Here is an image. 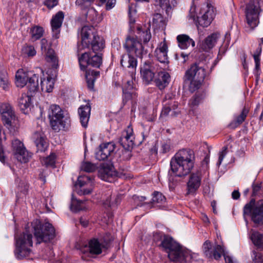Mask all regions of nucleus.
I'll return each instance as SVG.
<instances>
[{
	"mask_svg": "<svg viewBox=\"0 0 263 263\" xmlns=\"http://www.w3.org/2000/svg\"><path fill=\"white\" fill-rule=\"evenodd\" d=\"M260 56L254 55L253 58L255 62V67L256 69H258L260 66Z\"/></svg>",
	"mask_w": 263,
	"mask_h": 263,
	"instance_id": "nucleus-63",
	"label": "nucleus"
},
{
	"mask_svg": "<svg viewBox=\"0 0 263 263\" xmlns=\"http://www.w3.org/2000/svg\"><path fill=\"white\" fill-rule=\"evenodd\" d=\"M203 249L204 253L206 257L212 258V243L210 241L206 240L204 242L203 245Z\"/></svg>",
	"mask_w": 263,
	"mask_h": 263,
	"instance_id": "nucleus-51",
	"label": "nucleus"
},
{
	"mask_svg": "<svg viewBox=\"0 0 263 263\" xmlns=\"http://www.w3.org/2000/svg\"><path fill=\"white\" fill-rule=\"evenodd\" d=\"M155 54L157 60L163 64V67H159L160 69H167L169 61L167 57V46L165 41L160 43L159 47L155 50Z\"/></svg>",
	"mask_w": 263,
	"mask_h": 263,
	"instance_id": "nucleus-18",
	"label": "nucleus"
},
{
	"mask_svg": "<svg viewBox=\"0 0 263 263\" xmlns=\"http://www.w3.org/2000/svg\"><path fill=\"white\" fill-rule=\"evenodd\" d=\"M78 184L82 188L78 193L81 195H87L91 193L92 191V181L88 176L81 177L78 178Z\"/></svg>",
	"mask_w": 263,
	"mask_h": 263,
	"instance_id": "nucleus-25",
	"label": "nucleus"
},
{
	"mask_svg": "<svg viewBox=\"0 0 263 263\" xmlns=\"http://www.w3.org/2000/svg\"><path fill=\"white\" fill-rule=\"evenodd\" d=\"M167 20L160 13H156L153 18V25L157 29L164 30L167 25Z\"/></svg>",
	"mask_w": 263,
	"mask_h": 263,
	"instance_id": "nucleus-34",
	"label": "nucleus"
},
{
	"mask_svg": "<svg viewBox=\"0 0 263 263\" xmlns=\"http://www.w3.org/2000/svg\"><path fill=\"white\" fill-rule=\"evenodd\" d=\"M206 76V70L195 63L191 65L190 68L185 71L183 79L187 83V80L193 79H204Z\"/></svg>",
	"mask_w": 263,
	"mask_h": 263,
	"instance_id": "nucleus-13",
	"label": "nucleus"
},
{
	"mask_svg": "<svg viewBox=\"0 0 263 263\" xmlns=\"http://www.w3.org/2000/svg\"><path fill=\"white\" fill-rule=\"evenodd\" d=\"M41 50L45 53V60L51 67L57 69L59 67V60L54 51L51 48V44L46 39L41 41Z\"/></svg>",
	"mask_w": 263,
	"mask_h": 263,
	"instance_id": "nucleus-11",
	"label": "nucleus"
},
{
	"mask_svg": "<svg viewBox=\"0 0 263 263\" xmlns=\"http://www.w3.org/2000/svg\"><path fill=\"white\" fill-rule=\"evenodd\" d=\"M100 76V71L96 70L86 71V78L88 87L92 89L96 79Z\"/></svg>",
	"mask_w": 263,
	"mask_h": 263,
	"instance_id": "nucleus-41",
	"label": "nucleus"
},
{
	"mask_svg": "<svg viewBox=\"0 0 263 263\" xmlns=\"http://www.w3.org/2000/svg\"><path fill=\"white\" fill-rule=\"evenodd\" d=\"M228 146H225L222 148V151L219 154V158L217 162V165H220L228 153Z\"/></svg>",
	"mask_w": 263,
	"mask_h": 263,
	"instance_id": "nucleus-59",
	"label": "nucleus"
},
{
	"mask_svg": "<svg viewBox=\"0 0 263 263\" xmlns=\"http://www.w3.org/2000/svg\"><path fill=\"white\" fill-rule=\"evenodd\" d=\"M116 145L114 142L103 143L100 145V149L96 154V158L99 161L104 160L112 153Z\"/></svg>",
	"mask_w": 263,
	"mask_h": 263,
	"instance_id": "nucleus-20",
	"label": "nucleus"
},
{
	"mask_svg": "<svg viewBox=\"0 0 263 263\" xmlns=\"http://www.w3.org/2000/svg\"><path fill=\"white\" fill-rule=\"evenodd\" d=\"M132 157L131 149L124 148L120 155V158L122 160L127 161L130 159Z\"/></svg>",
	"mask_w": 263,
	"mask_h": 263,
	"instance_id": "nucleus-56",
	"label": "nucleus"
},
{
	"mask_svg": "<svg viewBox=\"0 0 263 263\" xmlns=\"http://www.w3.org/2000/svg\"><path fill=\"white\" fill-rule=\"evenodd\" d=\"M253 254L254 255L253 263H263V256L261 253L254 251L253 252Z\"/></svg>",
	"mask_w": 263,
	"mask_h": 263,
	"instance_id": "nucleus-57",
	"label": "nucleus"
},
{
	"mask_svg": "<svg viewBox=\"0 0 263 263\" xmlns=\"http://www.w3.org/2000/svg\"><path fill=\"white\" fill-rule=\"evenodd\" d=\"M44 30L43 27L39 26H34L31 28L30 33L31 37L33 41L40 39L43 35Z\"/></svg>",
	"mask_w": 263,
	"mask_h": 263,
	"instance_id": "nucleus-43",
	"label": "nucleus"
},
{
	"mask_svg": "<svg viewBox=\"0 0 263 263\" xmlns=\"http://www.w3.org/2000/svg\"><path fill=\"white\" fill-rule=\"evenodd\" d=\"M49 119L53 130L59 132L65 127V122L63 110L58 105H51L49 108Z\"/></svg>",
	"mask_w": 263,
	"mask_h": 263,
	"instance_id": "nucleus-8",
	"label": "nucleus"
},
{
	"mask_svg": "<svg viewBox=\"0 0 263 263\" xmlns=\"http://www.w3.org/2000/svg\"><path fill=\"white\" fill-rule=\"evenodd\" d=\"M176 40L178 47L181 49H186L191 46L194 47L195 45L194 41L186 34H179Z\"/></svg>",
	"mask_w": 263,
	"mask_h": 263,
	"instance_id": "nucleus-27",
	"label": "nucleus"
},
{
	"mask_svg": "<svg viewBox=\"0 0 263 263\" xmlns=\"http://www.w3.org/2000/svg\"><path fill=\"white\" fill-rule=\"evenodd\" d=\"M93 2L94 0H77L76 3L82 9H87L91 5Z\"/></svg>",
	"mask_w": 263,
	"mask_h": 263,
	"instance_id": "nucleus-54",
	"label": "nucleus"
},
{
	"mask_svg": "<svg viewBox=\"0 0 263 263\" xmlns=\"http://www.w3.org/2000/svg\"><path fill=\"white\" fill-rule=\"evenodd\" d=\"M26 85L31 92L37 91L39 88V76L36 74L30 76Z\"/></svg>",
	"mask_w": 263,
	"mask_h": 263,
	"instance_id": "nucleus-39",
	"label": "nucleus"
},
{
	"mask_svg": "<svg viewBox=\"0 0 263 263\" xmlns=\"http://www.w3.org/2000/svg\"><path fill=\"white\" fill-rule=\"evenodd\" d=\"M96 169V165L89 162H84L81 165V170L86 172H93Z\"/></svg>",
	"mask_w": 263,
	"mask_h": 263,
	"instance_id": "nucleus-50",
	"label": "nucleus"
},
{
	"mask_svg": "<svg viewBox=\"0 0 263 263\" xmlns=\"http://www.w3.org/2000/svg\"><path fill=\"white\" fill-rule=\"evenodd\" d=\"M78 59L80 68L83 71H86L88 65L99 68L102 63V54L100 53L91 55L90 53L85 52L79 56Z\"/></svg>",
	"mask_w": 263,
	"mask_h": 263,
	"instance_id": "nucleus-9",
	"label": "nucleus"
},
{
	"mask_svg": "<svg viewBox=\"0 0 263 263\" xmlns=\"http://www.w3.org/2000/svg\"><path fill=\"white\" fill-rule=\"evenodd\" d=\"M116 0H108L106 4V10L112 8L116 4Z\"/></svg>",
	"mask_w": 263,
	"mask_h": 263,
	"instance_id": "nucleus-62",
	"label": "nucleus"
},
{
	"mask_svg": "<svg viewBox=\"0 0 263 263\" xmlns=\"http://www.w3.org/2000/svg\"><path fill=\"white\" fill-rule=\"evenodd\" d=\"M32 226L37 243L50 241L55 236L54 227L48 222L42 223L40 220L35 219L32 222Z\"/></svg>",
	"mask_w": 263,
	"mask_h": 263,
	"instance_id": "nucleus-5",
	"label": "nucleus"
},
{
	"mask_svg": "<svg viewBox=\"0 0 263 263\" xmlns=\"http://www.w3.org/2000/svg\"><path fill=\"white\" fill-rule=\"evenodd\" d=\"M135 135L131 125L122 132L120 143L124 148L132 149L134 145Z\"/></svg>",
	"mask_w": 263,
	"mask_h": 263,
	"instance_id": "nucleus-17",
	"label": "nucleus"
},
{
	"mask_svg": "<svg viewBox=\"0 0 263 263\" xmlns=\"http://www.w3.org/2000/svg\"><path fill=\"white\" fill-rule=\"evenodd\" d=\"M54 83V80L51 77H48L41 80V87L42 91L46 92L52 91Z\"/></svg>",
	"mask_w": 263,
	"mask_h": 263,
	"instance_id": "nucleus-40",
	"label": "nucleus"
},
{
	"mask_svg": "<svg viewBox=\"0 0 263 263\" xmlns=\"http://www.w3.org/2000/svg\"><path fill=\"white\" fill-rule=\"evenodd\" d=\"M261 190V183L253 184L252 185V196H255L258 195Z\"/></svg>",
	"mask_w": 263,
	"mask_h": 263,
	"instance_id": "nucleus-61",
	"label": "nucleus"
},
{
	"mask_svg": "<svg viewBox=\"0 0 263 263\" xmlns=\"http://www.w3.org/2000/svg\"><path fill=\"white\" fill-rule=\"evenodd\" d=\"M29 76V73L25 72L23 69H18L15 74L16 85L20 87H23L25 86Z\"/></svg>",
	"mask_w": 263,
	"mask_h": 263,
	"instance_id": "nucleus-32",
	"label": "nucleus"
},
{
	"mask_svg": "<svg viewBox=\"0 0 263 263\" xmlns=\"http://www.w3.org/2000/svg\"><path fill=\"white\" fill-rule=\"evenodd\" d=\"M88 208L84 200H77L72 196L70 206L71 210L77 212L80 211L86 210Z\"/></svg>",
	"mask_w": 263,
	"mask_h": 263,
	"instance_id": "nucleus-37",
	"label": "nucleus"
},
{
	"mask_svg": "<svg viewBox=\"0 0 263 263\" xmlns=\"http://www.w3.org/2000/svg\"><path fill=\"white\" fill-rule=\"evenodd\" d=\"M165 201V197L158 192H155L152 198V201L155 203H162Z\"/></svg>",
	"mask_w": 263,
	"mask_h": 263,
	"instance_id": "nucleus-52",
	"label": "nucleus"
},
{
	"mask_svg": "<svg viewBox=\"0 0 263 263\" xmlns=\"http://www.w3.org/2000/svg\"><path fill=\"white\" fill-rule=\"evenodd\" d=\"M90 46L94 53H100L105 47V41L102 37L98 35L93 36V38L89 42V47Z\"/></svg>",
	"mask_w": 263,
	"mask_h": 263,
	"instance_id": "nucleus-28",
	"label": "nucleus"
},
{
	"mask_svg": "<svg viewBox=\"0 0 263 263\" xmlns=\"http://www.w3.org/2000/svg\"><path fill=\"white\" fill-rule=\"evenodd\" d=\"M172 101V104L171 105V110H175L177 109L178 106V102L175 101L171 99V95H167L165 96V100L164 102H166V103H170L171 101Z\"/></svg>",
	"mask_w": 263,
	"mask_h": 263,
	"instance_id": "nucleus-58",
	"label": "nucleus"
},
{
	"mask_svg": "<svg viewBox=\"0 0 263 263\" xmlns=\"http://www.w3.org/2000/svg\"><path fill=\"white\" fill-rule=\"evenodd\" d=\"M10 86L7 73L6 71L0 72V87L5 90H7Z\"/></svg>",
	"mask_w": 263,
	"mask_h": 263,
	"instance_id": "nucleus-46",
	"label": "nucleus"
},
{
	"mask_svg": "<svg viewBox=\"0 0 263 263\" xmlns=\"http://www.w3.org/2000/svg\"><path fill=\"white\" fill-rule=\"evenodd\" d=\"M44 4L47 8L51 9L58 5V0H45Z\"/></svg>",
	"mask_w": 263,
	"mask_h": 263,
	"instance_id": "nucleus-60",
	"label": "nucleus"
},
{
	"mask_svg": "<svg viewBox=\"0 0 263 263\" xmlns=\"http://www.w3.org/2000/svg\"><path fill=\"white\" fill-rule=\"evenodd\" d=\"M159 67V65L150 61L144 62L143 66L141 68V74L145 83L149 84L153 81L155 72H158L160 69Z\"/></svg>",
	"mask_w": 263,
	"mask_h": 263,
	"instance_id": "nucleus-15",
	"label": "nucleus"
},
{
	"mask_svg": "<svg viewBox=\"0 0 263 263\" xmlns=\"http://www.w3.org/2000/svg\"><path fill=\"white\" fill-rule=\"evenodd\" d=\"M202 179V174L200 171L192 173L187 183L188 193H195L200 187Z\"/></svg>",
	"mask_w": 263,
	"mask_h": 263,
	"instance_id": "nucleus-21",
	"label": "nucleus"
},
{
	"mask_svg": "<svg viewBox=\"0 0 263 263\" xmlns=\"http://www.w3.org/2000/svg\"><path fill=\"white\" fill-rule=\"evenodd\" d=\"M98 176L102 180L108 182L113 181L116 176L124 179L129 177L126 173H117L115 170L114 167L108 164H103L101 166L99 170Z\"/></svg>",
	"mask_w": 263,
	"mask_h": 263,
	"instance_id": "nucleus-10",
	"label": "nucleus"
},
{
	"mask_svg": "<svg viewBox=\"0 0 263 263\" xmlns=\"http://www.w3.org/2000/svg\"><path fill=\"white\" fill-rule=\"evenodd\" d=\"M0 112L4 125L10 129L15 121V116L12 107L7 103L2 104L0 106Z\"/></svg>",
	"mask_w": 263,
	"mask_h": 263,
	"instance_id": "nucleus-16",
	"label": "nucleus"
},
{
	"mask_svg": "<svg viewBox=\"0 0 263 263\" xmlns=\"http://www.w3.org/2000/svg\"><path fill=\"white\" fill-rule=\"evenodd\" d=\"M57 159V156L55 153H51L50 155L46 157L43 158L41 159V162L43 165L46 167H53L55 166V161Z\"/></svg>",
	"mask_w": 263,
	"mask_h": 263,
	"instance_id": "nucleus-45",
	"label": "nucleus"
},
{
	"mask_svg": "<svg viewBox=\"0 0 263 263\" xmlns=\"http://www.w3.org/2000/svg\"><path fill=\"white\" fill-rule=\"evenodd\" d=\"M156 5H159L162 9H165L166 13L168 14L175 6L176 2L175 0H155Z\"/></svg>",
	"mask_w": 263,
	"mask_h": 263,
	"instance_id": "nucleus-38",
	"label": "nucleus"
},
{
	"mask_svg": "<svg viewBox=\"0 0 263 263\" xmlns=\"http://www.w3.org/2000/svg\"><path fill=\"white\" fill-rule=\"evenodd\" d=\"M219 36V33L217 32L213 33L208 36L199 43V49L203 51H209L215 46Z\"/></svg>",
	"mask_w": 263,
	"mask_h": 263,
	"instance_id": "nucleus-22",
	"label": "nucleus"
},
{
	"mask_svg": "<svg viewBox=\"0 0 263 263\" xmlns=\"http://www.w3.org/2000/svg\"><path fill=\"white\" fill-rule=\"evenodd\" d=\"M224 255H225V253L223 246L219 245H216L214 248L213 251H212V257L216 260H218L221 258L222 255L224 256Z\"/></svg>",
	"mask_w": 263,
	"mask_h": 263,
	"instance_id": "nucleus-47",
	"label": "nucleus"
},
{
	"mask_svg": "<svg viewBox=\"0 0 263 263\" xmlns=\"http://www.w3.org/2000/svg\"><path fill=\"white\" fill-rule=\"evenodd\" d=\"M97 34L95 28L91 26H85L81 29V43L84 47L89 48V42Z\"/></svg>",
	"mask_w": 263,
	"mask_h": 263,
	"instance_id": "nucleus-23",
	"label": "nucleus"
},
{
	"mask_svg": "<svg viewBox=\"0 0 263 263\" xmlns=\"http://www.w3.org/2000/svg\"><path fill=\"white\" fill-rule=\"evenodd\" d=\"M11 147L14 157L21 163L27 162L30 157L23 143L18 139L12 141Z\"/></svg>",
	"mask_w": 263,
	"mask_h": 263,
	"instance_id": "nucleus-14",
	"label": "nucleus"
},
{
	"mask_svg": "<svg viewBox=\"0 0 263 263\" xmlns=\"http://www.w3.org/2000/svg\"><path fill=\"white\" fill-rule=\"evenodd\" d=\"M136 38H139L144 44L147 43L152 37L150 29L149 27L143 30L141 27L138 26L136 30Z\"/></svg>",
	"mask_w": 263,
	"mask_h": 263,
	"instance_id": "nucleus-33",
	"label": "nucleus"
},
{
	"mask_svg": "<svg viewBox=\"0 0 263 263\" xmlns=\"http://www.w3.org/2000/svg\"><path fill=\"white\" fill-rule=\"evenodd\" d=\"M165 103L164 104V106L162 108V110L161 111V113L160 115L161 117H165L168 115V113L170 112L171 110V105L172 104V101H171L170 103H166V102H164Z\"/></svg>",
	"mask_w": 263,
	"mask_h": 263,
	"instance_id": "nucleus-55",
	"label": "nucleus"
},
{
	"mask_svg": "<svg viewBox=\"0 0 263 263\" xmlns=\"http://www.w3.org/2000/svg\"><path fill=\"white\" fill-rule=\"evenodd\" d=\"M31 102V97L26 93H23L18 100V106L20 109L25 113V110L30 106Z\"/></svg>",
	"mask_w": 263,
	"mask_h": 263,
	"instance_id": "nucleus-42",
	"label": "nucleus"
},
{
	"mask_svg": "<svg viewBox=\"0 0 263 263\" xmlns=\"http://www.w3.org/2000/svg\"><path fill=\"white\" fill-rule=\"evenodd\" d=\"M170 79L168 73L160 70L158 71V77L155 80V82L156 86L161 90L168 85Z\"/></svg>",
	"mask_w": 263,
	"mask_h": 263,
	"instance_id": "nucleus-30",
	"label": "nucleus"
},
{
	"mask_svg": "<svg viewBox=\"0 0 263 263\" xmlns=\"http://www.w3.org/2000/svg\"><path fill=\"white\" fill-rule=\"evenodd\" d=\"M123 101L127 102L129 100H132L135 99L137 97V95L136 93L134 92L130 91L128 90H125L123 89Z\"/></svg>",
	"mask_w": 263,
	"mask_h": 263,
	"instance_id": "nucleus-53",
	"label": "nucleus"
},
{
	"mask_svg": "<svg viewBox=\"0 0 263 263\" xmlns=\"http://www.w3.org/2000/svg\"><path fill=\"white\" fill-rule=\"evenodd\" d=\"M91 107L89 103L85 105H81L78 109V114L82 125L86 127L89 120Z\"/></svg>",
	"mask_w": 263,
	"mask_h": 263,
	"instance_id": "nucleus-26",
	"label": "nucleus"
},
{
	"mask_svg": "<svg viewBox=\"0 0 263 263\" xmlns=\"http://www.w3.org/2000/svg\"><path fill=\"white\" fill-rule=\"evenodd\" d=\"M205 98V93L202 92L195 93L189 100V106L191 109H195L201 103Z\"/></svg>",
	"mask_w": 263,
	"mask_h": 263,
	"instance_id": "nucleus-35",
	"label": "nucleus"
},
{
	"mask_svg": "<svg viewBox=\"0 0 263 263\" xmlns=\"http://www.w3.org/2000/svg\"><path fill=\"white\" fill-rule=\"evenodd\" d=\"M35 143L37 147V151L44 152L48 146L47 143L42 137L37 138L35 141Z\"/></svg>",
	"mask_w": 263,
	"mask_h": 263,
	"instance_id": "nucleus-49",
	"label": "nucleus"
},
{
	"mask_svg": "<svg viewBox=\"0 0 263 263\" xmlns=\"http://www.w3.org/2000/svg\"><path fill=\"white\" fill-rule=\"evenodd\" d=\"M133 54H124L121 59V65L124 68H132L134 70L137 66V60Z\"/></svg>",
	"mask_w": 263,
	"mask_h": 263,
	"instance_id": "nucleus-29",
	"label": "nucleus"
},
{
	"mask_svg": "<svg viewBox=\"0 0 263 263\" xmlns=\"http://www.w3.org/2000/svg\"><path fill=\"white\" fill-rule=\"evenodd\" d=\"M80 222L81 224L84 227H87L88 225V221L85 218H84L83 217H81L80 219Z\"/></svg>",
	"mask_w": 263,
	"mask_h": 263,
	"instance_id": "nucleus-64",
	"label": "nucleus"
},
{
	"mask_svg": "<svg viewBox=\"0 0 263 263\" xmlns=\"http://www.w3.org/2000/svg\"><path fill=\"white\" fill-rule=\"evenodd\" d=\"M195 157L194 152L190 149L179 150L171 159V171L178 177L188 175L194 166Z\"/></svg>",
	"mask_w": 263,
	"mask_h": 263,
	"instance_id": "nucleus-2",
	"label": "nucleus"
},
{
	"mask_svg": "<svg viewBox=\"0 0 263 263\" xmlns=\"http://www.w3.org/2000/svg\"><path fill=\"white\" fill-rule=\"evenodd\" d=\"M107 238L104 239L103 242H99L97 239H92L89 242V252L91 254L98 255L102 253V247L106 248L112 240L107 235Z\"/></svg>",
	"mask_w": 263,
	"mask_h": 263,
	"instance_id": "nucleus-19",
	"label": "nucleus"
},
{
	"mask_svg": "<svg viewBox=\"0 0 263 263\" xmlns=\"http://www.w3.org/2000/svg\"><path fill=\"white\" fill-rule=\"evenodd\" d=\"M243 215L249 216L251 220L257 226H263V200L255 202L251 199L243 208Z\"/></svg>",
	"mask_w": 263,
	"mask_h": 263,
	"instance_id": "nucleus-6",
	"label": "nucleus"
},
{
	"mask_svg": "<svg viewBox=\"0 0 263 263\" xmlns=\"http://www.w3.org/2000/svg\"><path fill=\"white\" fill-rule=\"evenodd\" d=\"M124 47L127 53L133 54L141 58H142L144 53L143 47L136 37L128 35L126 38Z\"/></svg>",
	"mask_w": 263,
	"mask_h": 263,
	"instance_id": "nucleus-12",
	"label": "nucleus"
},
{
	"mask_svg": "<svg viewBox=\"0 0 263 263\" xmlns=\"http://www.w3.org/2000/svg\"><path fill=\"white\" fill-rule=\"evenodd\" d=\"M261 0H250L246 5L245 15L248 25L254 29L259 23V15L261 11Z\"/></svg>",
	"mask_w": 263,
	"mask_h": 263,
	"instance_id": "nucleus-7",
	"label": "nucleus"
},
{
	"mask_svg": "<svg viewBox=\"0 0 263 263\" xmlns=\"http://www.w3.org/2000/svg\"><path fill=\"white\" fill-rule=\"evenodd\" d=\"M250 238L253 243L258 249L263 250V233L251 230Z\"/></svg>",
	"mask_w": 263,
	"mask_h": 263,
	"instance_id": "nucleus-31",
	"label": "nucleus"
},
{
	"mask_svg": "<svg viewBox=\"0 0 263 263\" xmlns=\"http://www.w3.org/2000/svg\"><path fill=\"white\" fill-rule=\"evenodd\" d=\"M32 238V234L27 231L15 236L14 254L17 258L21 259L29 255L33 244Z\"/></svg>",
	"mask_w": 263,
	"mask_h": 263,
	"instance_id": "nucleus-4",
	"label": "nucleus"
},
{
	"mask_svg": "<svg viewBox=\"0 0 263 263\" xmlns=\"http://www.w3.org/2000/svg\"><path fill=\"white\" fill-rule=\"evenodd\" d=\"M22 50L24 54L29 57H32L36 53L34 47L30 45L25 44L22 48Z\"/></svg>",
	"mask_w": 263,
	"mask_h": 263,
	"instance_id": "nucleus-48",
	"label": "nucleus"
},
{
	"mask_svg": "<svg viewBox=\"0 0 263 263\" xmlns=\"http://www.w3.org/2000/svg\"><path fill=\"white\" fill-rule=\"evenodd\" d=\"M154 240L156 242L161 241L159 247L167 254L170 260L172 261L184 263L192 259L194 254L184 249L171 236L162 232H155Z\"/></svg>",
	"mask_w": 263,
	"mask_h": 263,
	"instance_id": "nucleus-1",
	"label": "nucleus"
},
{
	"mask_svg": "<svg viewBox=\"0 0 263 263\" xmlns=\"http://www.w3.org/2000/svg\"><path fill=\"white\" fill-rule=\"evenodd\" d=\"M64 18V13L60 11L53 16L51 20L50 23L53 32V36L56 39L59 37L60 28L62 26Z\"/></svg>",
	"mask_w": 263,
	"mask_h": 263,
	"instance_id": "nucleus-24",
	"label": "nucleus"
},
{
	"mask_svg": "<svg viewBox=\"0 0 263 263\" xmlns=\"http://www.w3.org/2000/svg\"><path fill=\"white\" fill-rule=\"evenodd\" d=\"M204 79H193L187 80L189 82V90L192 93L197 91L202 86Z\"/></svg>",
	"mask_w": 263,
	"mask_h": 263,
	"instance_id": "nucleus-44",
	"label": "nucleus"
},
{
	"mask_svg": "<svg viewBox=\"0 0 263 263\" xmlns=\"http://www.w3.org/2000/svg\"><path fill=\"white\" fill-rule=\"evenodd\" d=\"M189 16L203 27L209 26L214 15L212 0H193Z\"/></svg>",
	"mask_w": 263,
	"mask_h": 263,
	"instance_id": "nucleus-3",
	"label": "nucleus"
},
{
	"mask_svg": "<svg viewBox=\"0 0 263 263\" xmlns=\"http://www.w3.org/2000/svg\"><path fill=\"white\" fill-rule=\"evenodd\" d=\"M249 109L246 107H243L240 115L235 117L234 120L230 123V126L233 128H235L241 124L246 120Z\"/></svg>",
	"mask_w": 263,
	"mask_h": 263,
	"instance_id": "nucleus-36",
	"label": "nucleus"
}]
</instances>
